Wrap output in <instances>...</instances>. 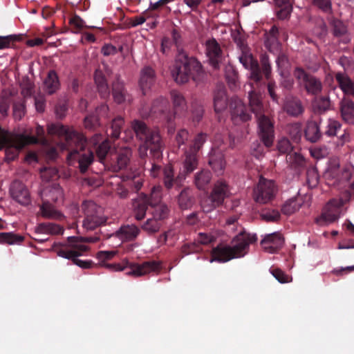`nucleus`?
<instances>
[{
    "label": "nucleus",
    "mask_w": 354,
    "mask_h": 354,
    "mask_svg": "<svg viewBox=\"0 0 354 354\" xmlns=\"http://www.w3.org/2000/svg\"><path fill=\"white\" fill-rule=\"evenodd\" d=\"M230 195L227 184L223 180H218L212 189L209 197L201 203V207L205 213H209L221 205L224 200Z\"/></svg>",
    "instance_id": "obj_10"
},
{
    "label": "nucleus",
    "mask_w": 354,
    "mask_h": 354,
    "mask_svg": "<svg viewBox=\"0 0 354 354\" xmlns=\"http://www.w3.org/2000/svg\"><path fill=\"white\" fill-rule=\"evenodd\" d=\"M283 109L288 115L294 117L299 116L304 111L301 101L296 97H288L285 102Z\"/></svg>",
    "instance_id": "obj_26"
},
{
    "label": "nucleus",
    "mask_w": 354,
    "mask_h": 354,
    "mask_svg": "<svg viewBox=\"0 0 354 354\" xmlns=\"http://www.w3.org/2000/svg\"><path fill=\"white\" fill-rule=\"evenodd\" d=\"M274 2L277 8L276 11L277 17L282 20L289 18L292 11L290 0H274Z\"/></svg>",
    "instance_id": "obj_33"
},
{
    "label": "nucleus",
    "mask_w": 354,
    "mask_h": 354,
    "mask_svg": "<svg viewBox=\"0 0 354 354\" xmlns=\"http://www.w3.org/2000/svg\"><path fill=\"white\" fill-rule=\"evenodd\" d=\"M344 205L343 199L330 200L324 207L321 215L316 218V223L319 225H326L338 220Z\"/></svg>",
    "instance_id": "obj_13"
},
{
    "label": "nucleus",
    "mask_w": 354,
    "mask_h": 354,
    "mask_svg": "<svg viewBox=\"0 0 354 354\" xmlns=\"http://www.w3.org/2000/svg\"><path fill=\"white\" fill-rule=\"evenodd\" d=\"M257 241L256 234L241 231L232 241V246H217L212 252V261L224 263L232 259L244 257L248 251L249 245Z\"/></svg>",
    "instance_id": "obj_5"
},
{
    "label": "nucleus",
    "mask_w": 354,
    "mask_h": 354,
    "mask_svg": "<svg viewBox=\"0 0 354 354\" xmlns=\"http://www.w3.org/2000/svg\"><path fill=\"white\" fill-rule=\"evenodd\" d=\"M60 88L59 77L54 70H50L44 81V90L48 95L55 93Z\"/></svg>",
    "instance_id": "obj_25"
},
{
    "label": "nucleus",
    "mask_w": 354,
    "mask_h": 354,
    "mask_svg": "<svg viewBox=\"0 0 354 354\" xmlns=\"http://www.w3.org/2000/svg\"><path fill=\"white\" fill-rule=\"evenodd\" d=\"M39 209L42 217L45 218L62 220L64 218V215L48 201H43Z\"/></svg>",
    "instance_id": "obj_31"
},
{
    "label": "nucleus",
    "mask_w": 354,
    "mask_h": 354,
    "mask_svg": "<svg viewBox=\"0 0 354 354\" xmlns=\"http://www.w3.org/2000/svg\"><path fill=\"white\" fill-rule=\"evenodd\" d=\"M270 272L273 277L281 283H288L291 281L290 277L279 268H272Z\"/></svg>",
    "instance_id": "obj_58"
},
{
    "label": "nucleus",
    "mask_w": 354,
    "mask_h": 354,
    "mask_svg": "<svg viewBox=\"0 0 354 354\" xmlns=\"http://www.w3.org/2000/svg\"><path fill=\"white\" fill-rule=\"evenodd\" d=\"M342 124L339 122L330 119L328 121L325 133L328 136H337L338 131L340 130Z\"/></svg>",
    "instance_id": "obj_55"
},
{
    "label": "nucleus",
    "mask_w": 354,
    "mask_h": 354,
    "mask_svg": "<svg viewBox=\"0 0 354 354\" xmlns=\"http://www.w3.org/2000/svg\"><path fill=\"white\" fill-rule=\"evenodd\" d=\"M278 191L277 185L272 180L261 177L253 191V198L259 204L271 203Z\"/></svg>",
    "instance_id": "obj_12"
},
{
    "label": "nucleus",
    "mask_w": 354,
    "mask_h": 354,
    "mask_svg": "<svg viewBox=\"0 0 354 354\" xmlns=\"http://www.w3.org/2000/svg\"><path fill=\"white\" fill-rule=\"evenodd\" d=\"M23 236L16 234L12 232H1L0 233V243L12 244H18L24 241Z\"/></svg>",
    "instance_id": "obj_44"
},
{
    "label": "nucleus",
    "mask_w": 354,
    "mask_h": 354,
    "mask_svg": "<svg viewBox=\"0 0 354 354\" xmlns=\"http://www.w3.org/2000/svg\"><path fill=\"white\" fill-rule=\"evenodd\" d=\"M287 131L295 143H298L302 136L301 125L299 124H292L288 127Z\"/></svg>",
    "instance_id": "obj_50"
},
{
    "label": "nucleus",
    "mask_w": 354,
    "mask_h": 354,
    "mask_svg": "<svg viewBox=\"0 0 354 354\" xmlns=\"http://www.w3.org/2000/svg\"><path fill=\"white\" fill-rule=\"evenodd\" d=\"M155 82V71L149 66L145 67L140 73V86L144 95Z\"/></svg>",
    "instance_id": "obj_27"
},
{
    "label": "nucleus",
    "mask_w": 354,
    "mask_h": 354,
    "mask_svg": "<svg viewBox=\"0 0 354 354\" xmlns=\"http://www.w3.org/2000/svg\"><path fill=\"white\" fill-rule=\"evenodd\" d=\"M199 249V246L196 243H185L180 248L181 258L185 255L197 252Z\"/></svg>",
    "instance_id": "obj_59"
},
{
    "label": "nucleus",
    "mask_w": 354,
    "mask_h": 354,
    "mask_svg": "<svg viewBox=\"0 0 354 354\" xmlns=\"http://www.w3.org/2000/svg\"><path fill=\"white\" fill-rule=\"evenodd\" d=\"M283 238L279 232H274L266 235L261 241V244L265 251L275 253L283 246Z\"/></svg>",
    "instance_id": "obj_19"
},
{
    "label": "nucleus",
    "mask_w": 354,
    "mask_h": 354,
    "mask_svg": "<svg viewBox=\"0 0 354 354\" xmlns=\"http://www.w3.org/2000/svg\"><path fill=\"white\" fill-rule=\"evenodd\" d=\"M335 77L339 87L344 94L352 95L354 93V83L345 73L337 72L335 73Z\"/></svg>",
    "instance_id": "obj_28"
},
{
    "label": "nucleus",
    "mask_w": 354,
    "mask_h": 354,
    "mask_svg": "<svg viewBox=\"0 0 354 354\" xmlns=\"http://www.w3.org/2000/svg\"><path fill=\"white\" fill-rule=\"evenodd\" d=\"M20 39V37L16 35L0 36V50L9 48Z\"/></svg>",
    "instance_id": "obj_53"
},
{
    "label": "nucleus",
    "mask_w": 354,
    "mask_h": 354,
    "mask_svg": "<svg viewBox=\"0 0 354 354\" xmlns=\"http://www.w3.org/2000/svg\"><path fill=\"white\" fill-rule=\"evenodd\" d=\"M203 74V66L194 57H189L183 50L178 49L171 75L178 84L187 83L190 79L196 82Z\"/></svg>",
    "instance_id": "obj_7"
},
{
    "label": "nucleus",
    "mask_w": 354,
    "mask_h": 354,
    "mask_svg": "<svg viewBox=\"0 0 354 354\" xmlns=\"http://www.w3.org/2000/svg\"><path fill=\"white\" fill-rule=\"evenodd\" d=\"M298 85L308 95L317 96L322 93V82L321 80L308 73L301 67H297L293 72Z\"/></svg>",
    "instance_id": "obj_11"
},
{
    "label": "nucleus",
    "mask_w": 354,
    "mask_h": 354,
    "mask_svg": "<svg viewBox=\"0 0 354 354\" xmlns=\"http://www.w3.org/2000/svg\"><path fill=\"white\" fill-rule=\"evenodd\" d=\"M312 4L325 13L332 11L331 0H312Z\"/></svg>",
    "instance_id": "obj_57"
},
{
    "label": "nucleus",
    "mask_w": 354,
    "mask_h": 354,
    "mask_svg": "<svg viewBox=\"0 0 354 354\" xmlns=\"http://www.w3.org/2000/svg\"><path fill=\"white\" fill-rule=\"evenodd\" d=\"M109 106L106 104H101L96 110L95 113L90 114L84 118V126L86 129L93 130L100 125V118H108Z\"/></svg>",
    "instance_id": "obj_20"
},
{
    "label": "nucleus",
    "mask_w": 354,
    "mask_h": 354,
    "mask_svg": "<svg viewBox=\"0 0 354 354\" xmlns=\"http://www.w3.org/2000/svg\"><path fill=\"white\" fill-rule=\"evenodd\" d=\"M171 97L175 109V114L181 112L186 109V101L183 95L177 91H171Z\"/></svg>",
    "instance_id": "obj_39"
},
{
    "label": "nucleus",
    "mask_w": 354,
    "mask_h": 354,
    "mask_svg": "<svg viewBox=\"0 0 354 354\" xmlns=\"http://www.w3.org/2000/svg\"><path fill=\"white\" fill-rule=\"evenodd\" d=\"M35 133L37 136H33L37 139V141L35 144L40 143L45 146L48 145V141L45 137V131L43 127L38 125L36 127Z\"/></svg>",
    "instance_id": "obj_61"
},
{
    "label": "nucleus",
    "mask_w": 354,
    "mask_h": 354,
    "mask_svg": "<svg viewBox=\"0 0 354 354\" xmlns=\"http://www.w3.org/2000/svg\"><path fill=\"white\" fill-rule=\"evenodd\" d=\"M147 194H141L139 197L133 201V209L136 220L140 221L145 216L149 203L147 202Z\"/></svg>",
    "instance_id": "obj_24"
},
{
    "label": "nucleus",
    "mask_w": 354,
    "mask_h": 354,
    "mask_svg": "<svg viewBox=\"0 0 354 354\" xmlns=\"http://www.w3.org/2000/svg\"><path fill=\"white\" fill-rule=\"evenodd\" d=\"M47 130L49 135L57 136L62 140V148L68 151V164L85 174L95 158L93 152L86 148V138L60 123L48 125Z\"/></svg>",
    "instance_id": "obj_3"
},
{
    "label": "nucleus",
    "mask_w": 354,
    "mask_h": 354,
    "mask_svg": "<svg viewBox=\"0 0 354 354\" xmlns=\"http://www.w3.org/2000/svg\"><path fill=\"white\" fill-rule=\"evenodd\" d=\"M140 230L135 225H122L115 233L104 234L100 232L94 236L84 238L69 236L67 243H55L53 250L59 257L72 260L73 263L82 268H89L93 263L91 261H83L77 257L88 250V247L83 245V243H96L101 239H108L115 236L122 241H131L135 240L139 235Z\"/></svg>",
    "instance_id": "obj_2"
},
{
    "label": "nucleus",
    "mask_w": 354,
    "mask_h": 354,
    "mask_svg": "<svg viewBox=\"0 0 354 354\" xmlns=\"http://www.w3.org/2000/svg\"><path fill=\"white\" fill-rule=\"evenodd\" d=\"M151 207L153 208L151 213L153 218L161 221L162 223L163 220L167 218L169 209L166 205L161 203Z\"/></svg>",
    "instance_id": "obj_45"
},
{
    "label": "nucleus",
    "mask_w": 354,
    "mask_h": 354,
    "mask_svg": "<svg viewBox=\"0 0 354 354\" xmlns=\"http://www.w3.org/2000/svg\"><path fill=\"white\" fill-rule=\"evenodd\" d=\"M339 110L342 120L348 124H354V102L346 98L342 99Z\"/></svg>",
    "instance_id": "obj_22"
},
{
    "label": "nucleus",
    "mask_w": 354,
    "mask_h": 354,
    "mask_svg": "<svg viewBox=\"0 0 354 354\" xmlns=\"http://www.w3.org/2000/svg\"><path fill=\"white\" fill-rule=\"evenodd\" d=\"M82 210L84 215L82 225L86 230H93L106 223L107 217L104 215L102 207L94 202L84 201Z\"/></svg>",
    "instance_id": "obj_9"
},
{
    "label": "nucleus",
    "mask_w": 354,
    "mask_h": 354,
    "mask_svg": "<svg viewBox=\"0 0 354 354\" xmlns=\"http://www.w3.org/2000/svg\"><path fill=\"white\" fill-rule=\"evenodd\" d=\"M330 24L333 27V32L335 36L339 37L344 35L346 32V28L342 21L333 19Z\"/></svg>",
    "instance_id": "obj_56"
},
{
    "label": "nucleus",
    "mask_w": 354,
    "mask_h": 354,
    "mask_svg": "<svg viewBox=\"0 0 354 354\" xmlns=\"http://www.w3.org/2000/svg\"><path fill=\"white\" fill-rule=\"evenodd\" d=\"M162 187L160 185L154 186L149 195H147V202L150 206L160 204Z\"/></svg>",
    "instance_id": "obj_49"
},
{
    "label": "nucleus",
    "mask_w": 354,
    "mask_h": 354,
    "mask_svg": "<svg viewBox=\"0 0 354 354\" xmlns=\"http://www.w3.org/2000/svg\"><path fill=\"white\" fill-rule=\"evenodd\" d=\"M260 216L267 222H277L281 218V214L275 209H265L261 211Z\"/></svg>",
    "instance_id": "obj_46"
},
{
    "label": "nucleus",
    "mask_w": 354,
    "mask_h": 354,
    "mask_svg": "<svg viewBox=\"0 0 354 354\" xmlns=\"http://www.w3.org/2000/svg\"><path fill=\"white\" fill-rule=\"evenodd\" d=\"M304 136L306 139L312 142H316L322 137V133L319 124L315 121H308L304 130Z\"/></svg>",
    "instance_id": "obj_32"
},
{
    "label": "nucleus",
    "mask_w": 354,
    "mask_h": 354,
    "mask_svg": "<svg viewBox=\"0 0 354 354\" xmlns=\"http://www.w3.org/2000/svg\"><path fill=\"white\" fill-rule=\"evenodd\" d=\"M150 174L153 178L158 177L160 173L162 174V183L167 190L174 189L179 190L187 175L192 173L198 165V155L194 152L186 150L183 160V167L178 174L175 176L174 170L171 165H167L163 168L151 162Z\"/></svg>",
    "instance_id": "obj_4"
},
{
    "label": "nucleus",
    "mask_w": 354,
    "mask_h": 354,
    "mask_svg": "<svg viewBox=\"0 0 354 354\" xmlns=\"http://www.w3.org/2000/svg\"><path fill=\"white\" fill-rule=\"evenodd\" d=\"M21 94L30 97L35 92V84L28 77H24L20 84Z\"/></svg>",
    "instance_id": "obj_48"
},
{
    "label": "nucleus",
    "mask_w": 354,
    "mask_h": 354,
    "mask_svg": "<svg viewBox=\"0 0 354 354\" xmlns=\"http://www.w3.org/2000/svg\"><path fill=\"white\" fill-rule=\"evenodd\" d=\"M112 94L114 101L118 104L125 102H130L131 97L127 93L124 84L120 82H115L113 84Z\"/></svg>",
    "instance_id": "obj_29"
},
{
    "label": "nucleus",
    "mask_w": 354,
    "mask_h": 354,
    "mask_svg": "<svg viewBox=\"0 0 354 354\" xmlns=\"http://www.w3.org/2000/svg\"><path fill=\"white\" fill-rule=\"evenodd\" d=\"M169 103L168 100L163 97H160L155 100L153 102V104L149 111L146 110V111L143 112V114L147 115H153L155 114L160 115L165 120H167L168 124L172 122L174 119V114H171L170 113H167L168 109ZM142 111H144L142 110Z\"/></svg>",
    "instance_id": "obj_15"
},
{
    "label": "nucleus",
    "mask_w": 354,
    "mask_h": 354,
    "mask_svg": "<svg viewBox=\"0 0 354 354\" xmlns=\"http://www.w3.org/2000/svg\"><path fill=\"white\" fill-rule=\"evenodd\" d=\"M206 133H200L197 134L194 140L193 144L189 147V148L187 150L198 154L203 144L206 142Z\"/></svg>",
    "instance_id": "obj_51"
},
{
    "label": "nucleus",
    "mask_w": 354,
    "mask_h": 354,
    "mask_svg": "<svg viewBox=\"0 0 354 354\" xmlns=\"http://www.w3.org/2000/svg\"><path fill=\"white\" fill-rule=\"evenodd\" d=\"M124 122V119L121 116L115 118L111 122L110 128L106 131L107 136L113 139H118L120 135Z\"/></svg>",
    "instance_id": "obj_37"
},
{
    "label": "nucleus",
    "mask_w": 354,
    "mask_h": 354,
    "mask_svg": "<svg viewBox=\"0 0 354 354\" xmlns=\"http://www.w3.org/2000/svg\"><path fill=\"white\" fill-rule=\"evenodd\" d=\"M279 34V30L278 28L276 26H273L270 31L266 34V44H272L277 41V36Z\"/></svg>",
    "instance_id": "obj_62"
},
{
    "label": "nucleus",
    "mask_w": 354,
    "mask_h": 354,
    "mask_svg": "<svg viewBox=\"0 0 354 354\" xmlns=\"http://www.w3.org/2000/svg\"><path fill=\"white\" fill-rule=\"evenodd\" d=\"M64 228L61 225L54 223H39L35 230L36 234H46L49 235L62 234Z\"/></svg>",
    "instance_id": "obj_30"
},
{
    "label": "nucleus",
    "mask_w": 354,
    "mask_h": 354,
    "mask_svg": "<svg viewBox=\"0 0 354 354\" xmlns=\"http://www.w3.org/2000/svg\"><path fill=\"white\" fill-rule=\"evenodd\" d=\"M206 54L210 65L214 69H218L223 61V52L219 44L214 38L208 39L205 43Z\"/></svg>",
    "instance_id": "obj_16"
},
{
    "label": "nucleus",
    "mask_w": 354,
    "mask_h": 354,
    "mask_svg": "<svg viewBox=\"0 0 354 354\" xmlns=\"http://www.w3.org/2000/svg\"><path fill=\"white\" fill-rule=\"evenodd\" d=\"M118 156L120 162L118 164L120 166H115V171H120L127 168L131 156V150L129 148H124L118 153Z\"/></svg>",
    "instance_id": "obj_40"
},
{
    "label": "nucleus",
    "mask_w": 354,
    "mask_h": 354,
    "mask_svg": "<svg viewBox=\"0 0 354 354\" xmlns=\"http://www.w3.org/2000/svg\"><path fill=\"white\" fill-rule=\"evenodd\" d=\"M212 179V174L209 170L202 169L194 176V184L201 190H204L209 184Z\"/></svg>",
    "instance_id": "obj_34"
},
{
    "label": "nucleus",
    "mask_w": 354,
    "mask_h": 354,
    "mask_svg": "<svg viewBox=\"0 0 354 354\" xmlns=\"http://www.w3.org/2000/svg\"><path fill=\"white\" fill-rule=\"evenodd\" d=\"M229 107L232 120L234 123L246 122L251 119L250 113L239 98L236 97H232L229 102Z\"/></svg>",
    "instance_id": "obj_14"
},
{
    "label": "nucleus",
    "mask_w": 354,
    "mask_h": 354,
    "mask_svg": "<svg viewBox=\"0 0 354 354\" xmlns=\"http://www.w3.org/2000/svg\"><path fill=\"white\" fill-rule=\"evenodd\" d=\"M12 198L22 205H28L30 203V196L28 189L19 180L12 183L10 188Z\"/></svg>",
    "instance_id": "obj_17"
},
{
    "label": "nucleus",
    "mask_w": 354,
    "mask_h": 354,
    "mask_svg": "<svg viewBox=\"0 0 354 354\" xmlns=\"http://www.w3.org/2000/svg\"><path fill=\"white\" fill-rule=\"evenodd\" d=\"M129 268L131 270L127 272L128 274L140 277L151 272L160 270V264L156 261H148L142 264L131 263Z\"/></svg>",
    "instance_id": "obj_18"
},
{
    "label": "nucleus",
    "mask_w": 354,
    "mask_h": 354,
    "mask_svg": "<svg viewBox=\"0 0 354 354\" xmlns=\"http://www.w3.org/2000/svg\"><path fill=\"white\" fill-rule=\"evenodd\" d=\"M239 62L243 67L250 71L252 90L249 91V106L250 111L257 118L259 128V135L266 147H270L273 144L274 138V124L271 119L265 115L264 106L261 100V95L256 91V87L261 84L263 74L266 80H269L271 74V66L268 57L264 55L261 59V66L257 60L252 55L242 52L239 57Z\"/></svg>",
    "instance_id": "obj_1"
},
{
    "label": "nucleus",
    "mask_w": 354,
    "mask_h": 354,
    "mask_svg": "<svg viewBox=\"0 0 354 354\" xmlns=\"http://www.w3.org/2000/svg\"><path fill=\"white\" fill-rule=\"evenodd\" d=\"M41 178L44 181H50L59 177L58 170L55 167L44 168L40 171Z\"/></svg>",
    "instance_id": "obj_54"
},
{
    "label": "nucleus",
    "mask_w": 354,
    "mask_h": 354,
    "mask_svg": "<svg viewBox=\"0 0 354 354\" xmlns=\"http://www.w3.org/2000/svg\"><path fill=\"white\" fill-rule=\"evenodd\" d=\"M94 80L95 84H97L99 92L106 93L108 86L106 78L101 71H95L94 74Z\"/></svg>",
    "instance_id": "obj_47"
},
{
    "label": "nucleus",
    "mask_w": 354,
    "mask_h": 354,
    "mask_svg": "<svg viewBox=\"0 0 354 354\" xmlns=\"http://www.w3.org/2000/svg\"><path fill=\"white\" fill-rule=\"evenodd\" d=\"M68 104L66 101H59L55 108V111L57 118L59 119H63L67 113Z\"/></svg>",
    "instance_id": "obj_60"
},
{
    "label": "nucleus",
    "mask_w": 354,
    "mask_h": 354,
    "mask_svg": "<svg viewBox=\"0 0 354 354\" xmlns=\"http://www.w3.org/2000/svg\"><path fill=\"white\" fill-rule=\"evenodd\" d=\"M204 113L203 107L201 105H194L192 109V120L195 123H198L203 118Z\"/></svg>",
    "instance_id": "obj_63"
},
{
    "label": "nucleus",
    "mask_w": 354,
    "mask_h": 354,
    "mask_svg": "<svg viewBox=\"0 0 354 354\" xmlns=\"http://www.w3.org/2000/svg\"><path fill=\"white\" fill-rule=\"evenodd\" d=\"M34 136L20 135L14 136L0 127V151L5 149L6 160L11 162L17 158L20 151L26 145L35 144Z\"/></svg>",
    "instance_id": "obj_8"
},
{
    "label": "nucleus",
    "mask_w": 354,
    "mask_h": 354,
    "mask_svg": "<svg viewBox=\"0 0 354 354\" xmlns=\"http://www.w3.org/2000/svg\"><path fill=\"white\" fill-rule=\"evenodd\" d=\"M162 222L151 217L148 218L141 226V228L149 234L158 232L161 226Z\"/></svg>",
    "instance_id": "obj_41"
},
{
    "label": "nucleus",
    "mask_w": 354,
    "mask_h": 354,
    "mask_svg": "<svg viewBox=\"0 0 354 354\" xmlns=\"http://www.w3.org/2000/svg\"><path fill=\"white\" fill-rule=\"evenodd\" d=\"M131 127L136 138L142 142L138 149L140 156L144 158L149 150L154 158H160L162 143L159 133L150 129L144 122L138 120H133Z\"/></svg>",
    "instance_id": "obj_6"
},
{
    "label": "nucleus",
    "mask_w": 354,
    "mask_h": 354,
    "mask_svg": "<svg viewBox=\"0 0 354 354\" xmlns=\"http://www.w3.org/2000/svg\"><path fill=\"white\" fill-rule=\"evenodd\" d=\"M286 160L292 168L301 169L306 166V159L298 151H294L286 156Z\"/></svg>",
    "instance_id": "obj_35"
},
{
    "label": "nucleus",
    "mask_w": 354,
    "mask_h": 354,
    "mask_svg": "<svg viewBox=\"0 0 354 354\" xmlns=\"http://www.w3.org/2000/svg\"><path fill=\"white\" fill-rule=\"evenodd\" d=\"M208 163L218 175L223 174L225 167L224 155L219 150H212L209 156Z\"/></svg>",
    "instance_id": "obj_23"
},
{
    "label": "nucleus",
    "mask_w": 354,
    "mask_h": 354,
    "mask_svg": "<svg viewBox=\"0 0 354 354\" xmlns=\"http://www.w3.org/2000/svg\"><path fill=\"white\" fill-rule=\"evenodd\" d=\"M193 198L191 196L189 188H184L178 195V203L182 209H189L193 205Z\"/></svg>",
    "instance_id": "obj_38"
},
{
    "label": "nucleus",
    "mask_w": 354,
    "mask_h": 354,
    "mask_svg": "<svg viewBox=\"0 0 354 354\" xmlns=\"http://www.w3.org/2000/svg\"><path fill=\"white\" fill-rule=\"evenodd\" d=\"M226 91L223 86H219L214 92V106L216 114L222 113L229 104Z\"/></svg>",
    "instance_id": "obj_21"
},
{
    "label": "nucleus",
    "mask_w": 354,
    "mask_h": 354,
    "mask_svg": "<svg viewBox=\"0 0 354 354\" xmlns=\"http://www.w3.org/2000/svg\"><path fill=\"white\" fill-rule=\"evenodd\" d=\"M226 80L231 88H236L239 82V73L233 65L229 64L225 67Z\"/></svg>",
    "instance_id": "obj_36"
},
{
    "label": "nucleus",
    "mask_w": 354,
    "mask_h": 354,
    "mask_svg": "<svg viewBox=\"0 0 354 354\" xmlns=\"http://www.w3.org/2000/svg\"><path fill=\"white\" fill-rule=\"evenodd\" d=\"M295 148V147L286 138H281L277 143L278 151L281 153H286L287 156L294 151Z\"/></svg>",
    "instance_id": "obj_52"
},
{
    "label": "nucleus",
    "mask_w": 354,
    "mask_h": 354,
    "mask_svg": "<svg viewBox=\"0 0 354 354\" xmlns=\"http://www.w3.org/2000/svg\"><path fill=\"white\" fill-rule=\"evenodd\" d=\"M110 149L111 145L107 140L102 141L96 148V156L98 158V160L102 163L104 166L107 161L106 158L110 151Z\"/></svg>",
    "instance_id": "obj_43"
},
{
    "label": "nucleus",
    "mask_w": 354,
    "mask_h": 354,
    "mask_svg": "<svg viewBox=\"0 0 354 354\" xmlns=\"http://www.w3.org/2000/svg\"><path fill=\"white\" fill-rule=\"evenodd\" d=\"M339 64L343 67L344 71L352 70L354 68V62L351 58L342 56L338 61Z\"/></svg>",
    "instance_id": "obj_64"
},
{
    "label": "nucleus",
    "mask_w": 354,
    "mask_h": 354,
    "mask_svg": "<svg viewBox=\"0 0 354 354\" xmlns=\"http://www.w3.org/2000/svg\"><path fill=\"white\" fill-rule=\"evenodd\" d=\"M301 205V202H299L297 198H290L286 201L282 205L281 212L285 215H290L299 210Z\"/></svg>",
    "instance_id": "obj_42"
}]
</instances>
